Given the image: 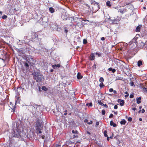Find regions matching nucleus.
<instances>
[{"instance_id":"obj_1","label":"nucleus","mask_w":147,"mask_h":147,"mask_svg":"<svg viewBox=\"0 0 147 147\" xmlns=\"http://www.w3.org/2000/svg\"><path fill=\"white\" fill-rule=\"evenodd\" d=\"M33 77L37 82H41L42 76L39 72H34L32 74Z\"/></svg>"},{"instance_id":"obj_2","label":"nucleus","mask_w":147,"mask_h":147,"mask_svg":"<svg viewBox=\"0 0 147 147\" xmlns=\"http://www.w3.org/2000/svg\"><path fill=\"white\" fill-rule=\"evenodd\" d=\"M35 124L36 129H39L43 128V123L41 121L39 118L36 119Z\"/></svg>"},{"instance_id":"obj_3","label":"nucleus","mask_w":147,"mask_h":147,"mask_svg":"<svg viewBox=\"0 0 147 147\" xmlns=\"http://www.w3.org/2000/svg\"><path fill=\"white\" fill-rule=\"evenodd\" d=\"M138 37L135 36L132 40L129 43V48H132V45L133 44L134 47H136L137 45L138 42L137 41L138 39Z\"/></svg>"},{"instance_id":"obj_4","label":"nucleus","mask_w":147,"mask_h":147,"mask_svg":"<svg viewBox=\"0 0 147 147\" xmlns=\"http://www.w3.org/2000/svg\"><path fill=\"white\" fill-rule=\"evenodd\" d=\"M94 5V8L95 10L94 11V9L92 7V13L95 12L97 11L100 8V6L99 3L95 1H92V4Z\"/></svg>"},{"instance_id":"obj_5","label":"nucleus","mask_w":147,"mask_h":147,"mask_svg":"<svg viewBox=\"0 0 147 147\" xmlns=\"http://www.w3.org/2000/svg\"><path fill=\"white\" fill-rule=\"evenodd\" d=\"M12 136L13 137L16 138H20L21 137V131L18 129H16L13 131L12 132Z\"/></svg>"},{"instance_id":"obj_6","label":"nucleus","mask_w":147,"mask_h":147,"mask_svg":"<svg viewBox=\"0 0 147 147\" xmlns=\"http://www.w3.org/2000/svg\"><path fill=\"white\" fill-rule=\"evenodd\" d=\"M26 61L31 65H32L34 63V61L33 58L31 56H29L26 58Z\"/></svg>"},{"instance_id":"obj_7","label":"nucleus","mask_w":147,"mask_h":147,"mask_svg":"<svg viewBox=\"0 0 147 147\" xmlns=\"http://www.w3.org/2000/svg\"><path fill=\"white\" fill-rule=\"evenodd\" d=\"M16 91L17 93V94L19 95L20 93L23 92V89L21 87H18L17 89H16Z\"/></svg>"},{"instance_id":"obj_8","label":"nucleus","mask_w":147,"mask_h":147,"mask_svg":"<svg viewBox=\"0 0 147 147\" xmlns=\"http://www.w3.org/2000/svg\"><path fill=\"white\" fill-rule=\"evenodd\" d=\"M94 143H96L98 146V147H103L102 144L100 142H98L96 140H94Z\"/></svg>"},{"instance_id":"obj_9","label":"nucleus","mask_w":147,"mask_h":147,"mask_svg":"<svg viewBox=\"0 0 147 147\" xmlns=\"http://www.w3.org/2000/svg\"><path fill=\"white\" fill-rule=\"evenodd\" d=\"M118 12L121 13L122 14L127 11V9H120L118 10Z\"/></svg>"},{"instance_id":"obj_10","label":"nucleus","mask_w":147,"mask_h":147,"mask_svg":"<svg viewBox=\"0 0 147 147\" xmlns=\"http://www.w3.org/2000/svg\"><path fill=\"white\" fill-rule=\"evenodd\" d=\"M141 25H139L137 27L136 29V32H139L140 31V28L142 27Z\"/></svg>"},{"instance_id":"obj_11","label":"nucleus","mask_w":147,"mask_h":147,"mask_svg":"<svg viewBox=\"0 0 147 147\" xmlns=\"http://www.w3.org/2000/svg\"><path fill=\"white\" fill-rule=\"evenodd\" d=\"M141 98L140 97L138 98H136V100H137V104H140L141 102Z\"/></svg>"},{"instance_id":"obj_12","label":"nucleus","mask_w":147,"mask_h":147,"mask_svg":"<svg viewBox=\"0 0 147 147\" xmlns=\"http://www.w3.org/2000/svg\"><path fill=\"white\" fill-rule=\"evenodd\" d=\"M110 125L111 126H113L114 127H115L117 126L116 124L114 123L113 121H111L110 122Z\"/></svg>"},{"instance_id":"obj_13","label":"nucleus","mask_w":147,"mask_h":147,"mask_svg":"<svg viewBox=\"0 0 147 147\" xmlns=\"http://www.w3.org/2000/svg\"><path fill=\"white\" fill-rule=\"evenodd\" d=\"M77 78L80 79H82V76L81 75V74L80 73H78L77 74Z\"/></svg>"},{"instance_id":"obj_14","label":"nucleus","mask_w":147,"mask_h":147,"mask_svg":"<svg viewBox=\"0 0 147 147\" xmlns=\"http://www.w3.org/2000/svg\"><path fill=\"white\" fill-rule=\"evenodd\" d=\"M142 64V61L141 60H140L138 62V67H140L141 65Z\"/></svg>"},{"instance_id":"obj_15","label":"nucleus","mask_w":147,"mask_h":147,"mask_svg":"<svg viewBox=\"0 0 147 147\" xmlns=\"http://www.w3.org/2000/svg\"><path fill=\"white\" fill-rule=\"evenodd\" d=\"M60 67V65L59 64L54 65L52 66L53 67L54 69H56L57 67Z\"/></svg>"},{"instance_id":"obj_16","label":"nucleus","mask_w":147,"mask_h":147,"mask_svg":"<svg viewBox=\"0 0 147 147\" xmlns=\"http://www.w3.org/2000/svg\"><path fill=\"white\" fill-rule=\"evenodd\" d=\"M49 11L51 13H53L55 12V9L52 7H50L49 9Z\"/></svg>"},{"instance_id":"obj_17","label":"nucleus","mask_w":147,"mask_h":147,"mask_svg":"<svg viewBox=\"0 0 147 147\" xmlns=\"http://www.w3.org/2000/svg\"><path fill=\"white\" fill-rule=\"evenodd\" d=\"M24 66L26 68L29 67L30 64H29L28 62H27V61H26V62H25L24 63Z\"/></svg>"},{"instance_id":"obj_18","label":"nucleus","mask_w":147,"mask_h":147,"mask_svg":"<svg viewBox=\"0 0 147 147\" xmlns=\"http://www.w3.org/2000/svg\"><path fill=\"white\" fill-rule=\"evenodd\" d=\"M108 70L109 71H112L113 73H115L116 71V70L115 69H113L111 67L109 68Z\"/></svg>"},{"instance_id":"obj_19","label":"nucleus","mask_w":147,"mask_h":147,"mask_svg":"<svg viewBox=\"0 0 147 147\" xmlns=\"http://www.w3.org/2000/svg\"><path fill=\"white\" fill-rule=\"evenodd\" d=\"M42 90L45 91H47L48 90V89L45 86H42Z\"/></svg>"},{"instance_id":"obj_20","label":"nucleus","mask_w":147,"mask_h":147,"mask_svg":"<svg viewBox=\"0 0 147 147\" xmlns=\"http://www.w3.org/2000/svg\"><path fill=\"white\" fill-rule=\"evenodd\" d=\"M126 121L125 119H122L120 122V123L121 125H125L126 123Z\"/></svg>"},{"instance_id":"obj_21","label":"nucleus","mask_w":147,"mask_h":147,"mask_svg":"<svg viewBox=\"0 0 147 147\" xmlns=\"http://www.w3.org/2000/svg\"><path fill=\"white\" fill-rule=\"evenodd\" d=\"M106 5L108 7H111V2L110 1H108L107 2Z\"/></svg>"},{"instance_id":"obj_22","label":"nucleus","mask_w":147,"mask_h":147,"mask_svg":"<svg viewBox=\"0 0 147 147\" xmlns=\"http://www.w3.org/2000/svg\"><path fill=\"white\" fill-rule=\"evenodd\" d=\"M124 103L125 102L124 100H121V101L120 102V105L121 106H123L124 105Z\"/></svg>"},{"instance_id":"obj_23","label":"nucleus","mask_w":147,"mask_h":147,"mask_svg":"<svg viewBox=\"0 0 147 147\" xmlns=\"http://www.w3.org/2000/svg\"><path fill=\"white\" fill-rule=\"evenodd\" d=\"M84 122L86 123H88V124H92V121L91 120L90 121V122H88V120L87 119H85L84 120Z\"/></svg>"},{"instance_id":"obj_24","label":"nucleus","mask_w":147,"mask_h":147,"mask_svg":"<svg viewBox=\"0 0 147 147\" xmlns=\"http://www.w3.org/2000/svg\"><path fill=\"white\" fill-rule=\"evenodd\" d=\"M99 86L100 88H102L105 87V85L103 84V82H101Z\"/></svg>"},{"instance_id":"obj_25","label":"nucleus","mask_w":147,"mask_h":147,"mask_svg":"<svg viewBox=\"0 0 147 147\" xmlns=\"http://www.w3.org/2000/svg\"><path fill=\"white\" fill-rule=\"evenodd\" d=\"M98 102L99 105H100L102 106L103 105V104L101 102V101L100 100H98Z\"/></svg>"},{"instance_id":"obj_26","label":"nucleus","mask_w":147,"mask_h":147,"mask_svg":"<svg viewBox=\"0 0 147 147\" xmlns=\"http://www.w3.org/2000/svg\"><path fill=\"white\" fill-rule=\"evenodd\" d=\"M86 105L88 106V107L92 106V103L91 102L90 103H86Z\"/></svg>"},{"instance_id":"obj_27","label":"nucleus","mask_w":147,"mask_h":147,"mask_svg":"<svg viewBox=\"0 0 147 147\" xmlns=\"http://www.w3.org/2000/svg\"><path fill=\"white\" fill-rule=\"evenodd\" d=\"M99 81L101 82H102L104 81V79L102 77H100L99 79Z\"/></svg>"},{"instance_id":"obj_28","label":"nucleus","mask_w":147,"mask_h":147,"mask_svg":"<svg viewBox=\"0 0 147 147\" xmlns=\"http://www.w3.org/2000/svg\"><path fill=\"white\" fill-rule=\"evenodd\" d=\"M72 132L73 133V134H77L78 133V131H77V130H73L72 131Z\"/></svg>"},{"instance_id":"obj_29","label":"nucleus","mask_w":147,"mask_h":147,"mask_svg":"<svg viewBox=\"0 0 147 147\" xmlns=\"http://www.w3.org/2000/svg\"><path fill=\"white\" fill-rule=\"evenodd\" d=\"M15 105H16V104L15 105L14 107H13V106H12V111L13 113H14V112H15V109H16V107H15Z\"/></svg>"},{"instance_id":"obj_30","label":"nucleus","mask_w":147,"mask_h":147,"mask_svg":"<svg viewBox=\"0 0 147 147\" xmlns=\"http://www.w3.org/2000/svg\"><path fill=\"white\" fill-rule=\"evenodd\" d=\"M102 114L103 115H104L105 113V110L103 109L102 110Z\"/></svg>"},{"instance_id":"obj_31","label":"nucleus","mask_w":147,"mask_h":147,"mask_svg":"<svg viewBox=\"0 0 147 147\" xmlns=\"http://www.w3.org/2000/svg\"><path fill=\"white\" fill-rule=\"evenodd\" d=\"M107 131L105 130L104 132V136L105 137H107Z\"/></svg>"},{"instance_id":"obj_32","label":"nucleus","mask_w":147,"mask_h":147,"mask_svg":"<svg viewBox=\"0 0 147 147\" xmlns=\"http://www.w3.org/2000/svg\"><path fill=\"white\" fill-rule=\"evenodd\" d=\"M42 129H36L37 131H38V133L41 134L42 133L41 130Z\"/></svg>"},{"instance_id":"obj_33","label":"nucleus","mask_w":147,"mask_h":147,"mask_svg":"<svg viewBox=\"0 0 147 147\" xmlns=\"http://www.w3.org/2000/svg\"><path fill=\"white\" fill-rule=\"evenodd\" d=\"M143 47L144 49H146L147 50V44H144L143 46Z\"/></svg>"},{"instance_id":"obj_34","label":"nucleus","mask_w":147,"mask_h":147,"mask_svg":"<svg viewBox=\"0 0 147 147\" xmlns=\"http://www.w3.org/2000/svg\"><path fill=\"white\" fill-rule=\"evenodd\" d=\"M87 40L86 39H84L83 40V43L84 44H86L87 43Z\"/></svg>"},{"instance_id":"obj_35","label":"nucleus","mask_w":147,"mask_h":147,"mask_svg":"<svg viewBox=\"0 0 147 147\" xmlns=\"http://www.w3.org/2000/svg\"><path fill=\"white\" fill-rule=\"evenodd\" d=\"M95 54L97 55L98 56V57H100L101 56V53H97V52H96L95 53Z\"/></svg>"},{"instance_id":"obj_36","label":"nucleus","mask_w":147,"mask_h":147,"mask_svg":"<svg viewBox=\"0 0 147 147\" xmlns=\"http://www.w3.org/2000/svg\"><path fill=\"white\" fill-rule=\"evenodd\" d=\"M132 120V119L131 117H129L128 119V121L129 122H131Z\"/></svg>"},{"instance_id":"obj_37","label":"nucleus","mask_w":147,"mask_h":147,"mask_svg":"<svg viewBox=\"0 0 147 147\" xmlns=\"http://www.w3.org/2000/svg\"><path fill=\"white\" fill-rule=\"evenodd\" d=\"M7 18V16L5 15H4L2 17V18L3 19H6Z\"/></svg>"},{"instance_id":"obj_38","label":"nucleus","mask_w":147,"mask_h":147,"mask_svg":"<svg viewBox=\"0 0 147 147\" xmlns=\"http://www.w3.org/2000/svg\"><path fill=\"white\" fill-rule=\"evenodd\" d=\"M122 79H123L122 78H121V77H118V78L116 79L115 80V81H117L118 80H122Z\"/></svg>"},{"instance_id":"obj_39","label":"nucleus","mask_w":147,"mask_h":147,"mask_svg":"<svg viewBox=\"0 0 147 147\" xmlns=\"http://www.w3.org/2000/svg\"><path fill=\"white\" fill-rule=\"evenodd\" d=\"M130 84L131 86H133L134 85V82L133 81H131L130 83Z\"/></svg>"},{"instance_id":"obj_40","label":"nucleus","mask_w":147,"mask_h":147,"mask_svg":"<svg viewBox=\"0 0 147 147\" xmlns=\"http://www.w3.org/2000/svg\"><path fill=\"white\" fill-rule=\"evenodd\" d=\"M99 122L98 121L96 122V125H95L96 127H97V126L99 125Z\"/></svg>"},{"instance_id":"obj_41","label":"nucleus","mask_w":147,"mask_h":147,"mask_svg":"<svg viewBox=\"0 0 147 147\" xmlns=\"http://www.w3.org/2000/svg\"><path fill=\"white\" fill-rule=\"evenodd\" d=\"M96 64L95 63H94V64L92 66V68L93 69L94 68V69H96Z\"/></svg>"},{"instance_id":"obj_42","label":"nucleus","mask_w":147,"mask_h":147,"mask_svg":"<svg viewBox=\"0 0 147 147\" xmlns=\"http://www.w3.org/2000/svg\"><path fill=\"white\" fill-rule=\"evenodd\" d=\"M134 97V95L133 94H131L130 95L129 97L130 98H133Z\"/></svg>"},{"instance_id":"obj_43","label":"nucleus","mask_w":147,"mask_h":147,"mask_svg":"<svg viewBox=\"0 0 147 147\" xmlns=\"http://www.w3.org/2000/svg\"><path fill=\"white\" fill-rule=\"evenodd\" d=\"M113 117V115L112 114H111L109 117V118H112V117Z\"/></svg>"},{"instance_id":"obj_44","label":"nucleus","mask_w":147,"mask_h":147,"mask_svg":"<svg viewBox=\"0 0 147 147\" xmlns=\"http://www.w3.org/2000/svg\"><path fill=\"white\" fill-rule=\"evenodd\" d=\"M102 106H104L106 108H108V106H107V105L106 104H103V105Z\"/></svg>"},{"instance_id":"obj_45","label":"nucleus","mask_w":147,"mask_h":147,"mask_svg":"<svg viewBox=\"0 0 147 147\" xmlns=\"http://www.w3.org/2000/svg\"><path fill=\"white\" fill-rule=\"evenodd\" d=\"M118 108V106L117 105H115L114 107V109H117Z\"/></svg>"},{"instance_id":"obj_46","label":"nucleus","mask_w":147,"mask_h":147,"mask_svg":"<svg viewBox=\"0 0 147 147\" xmlns=\"http://www.w3.org/2000/svg\"><path fill=\"white\" fill-rule=\"evenodd\" d=\"M113 91V88H110L109 89V91L110 92H112Z\"/></svg>"},{"instance_id":"obj_47","label":"nucleus","mask_w":147,"mask_h":147,"mask_svg":"<svg viewBox=\"0 0 147 147\" xmlns=\"http://www.w3.org/2000/svg\"><path fill=\"white\" fill-rule=\"evenodd\" d=\"M113 135H114V134H113V133H112V135L111 136H110L109 138H110L111 139H112L113 138Z\"/></svg>"},{"instance_id":"obj_48","label":"nucleus","mask_w":147,"mask_h":147,"mask_svg":"<svg viewBox=\"0 0 147 147\" xmlns=\"http://www.w3.org/2000/svg\"><path fill=\"white\" fill-rule=\"evenodd\" d=\"M95 56L94 54L92 53V60H93L94 59Z\"/></svg>"},{"instance_id":"obj_49","label":"nucleus","mask_w":147,"mask_h":147,"mask_svg":"<svg viewBox=\"0 0 147 147\" xmlns=\"http://www.w3.org/2000/svg\"><path fill=\"white\" fill-rule=\"evenodd\" d=\"M90 60H92V53L90 54Z\"/></svg>"},{"instance_id":"obj_50","label":"nucleus","mask_w":147,"mask_h":147,"mask_svg":"<svg viewBox=\"0 0 147 147\" xmlns=\"http://www.w3.org/2000/svg\"><path fill=\"white\" fill-rule=\"evenodd\" d=\"M121 100L120 99H119L117 100V102H118L120 103V102L121 101Z\"/></svg>"},{"instance_id":"obj_51","label":"nucleus","mask_w":147,"mask_h":147,"mask_svg":"<svg viewBox=\"0 0 147 147\" xmlns=\"http://www.w3.org/2000/svg\"><path fill=\"white\" fill-rule=\"evenodd\" d=\"M145 110L144 109H142V113H144L145 112Z\"/></svg>"},{"instance_id":"obj_52","label":"nucleus","mask_w":147,"mask_h":147,"mask_svg":"<svg viewBox=\"0 0 147 147\" xmlns=\"http://www.w3.org/2000/svg\"><path fill=\"white\" fill-rule=\"evenodd\" d=\"M76 137H78V136H75V135H74L73 136L72 138H76Z\"/></svg>"},{"instance_id":"obj_53","label":"nucleus","mask_w":147,"mask_h":147,"mask_svg":"<svg viewBox=\"0 0 147 147\" xmlns=\"http://www.w3.org/2000/svg\"><path fill=\"white\" fill-rule=\"evenodd\" d=\"M112 21L113 22V23H114L116 21V19H115L113 20H112Z\"/></svg>"},{"instance_id":"obj_54","label":"nucleus","mask_w":147,"mask_h":147,"mask_svg":"<svg viewBox=\"0 0 147 147\" xmlns=\"http://www.w3.org/2000/svg\"><path fill=\"white\" fill-rule=\"evenodd\" d=\"M112 112H114V113L115 114V115H117V114L118 113L117 111H112Z\"/></svg>"},{"instance_id":"obj_55","label":"nucleus","mask_w":147,"mask_h":147,"mask_svg":"<svg viewBox=\"0 0 147 147\" xmlns=\"http://www.w3.org/2000/svg\"><path fill=\"white\" fill-rule=\"evenodd\" d=\"M101 39L102 40H105V38L104 37H102L101 38Z\"/></svg>"},{"instance_id":"obj_56","label":"nucleus","mask_w":147,"mask_h":147,"mask_svg":"<svg viewBox=\"0 0 147 147\" xmlns=\"http://www.w3.org/2000/svg\"><path fill=\"white\" fill-rule=\"evenodd\" d=\"M67 114V111L66 110H65V113H64V115H66Z\"/></svg>"},{"instance_id":"obj_57","label":"nucleus","mask_w":147,"mask_h":147,"mask_svg":"<svg viewBox=\"0 0 147 147\" xmlns=\"http://www.w3.org/2000/svg\"><path fill=\"white\" fill-rule=\"evenodd\" d=\"M113 93L114 94H117V92L116 91L113 90Z\"/></svg>"},{"instance_id":"obj_58","label":"nucleus","mask_w":147,"mask_h":147,"mask_svg":"<svg viewBox=\"0 0 147 147\" xmlns=\"http://www.w3.org/2000/svg\"><path fill=\"white\" fill-rule=\"evenodd\" d=\"M64 32L65 33L67 34V32H68V30L66 29H65L64 30Z\"/></svg>"},{"instance_id":"obj_59","label":"nucleus","mask_w":147,"mask_h":147,"mask_svg":"<svg viewBox=\"0 0 147 147\" xmlns=\"http://www.w3.org/2000/svg\"><path fill=\"white\" fill-rule=\"evenodd\" d=\"M45 136L44 135H42L41 136V138L43 139H44L45 138Z\"/></svg>"},{"instance_id":"obj_60","label":"nucleus","mask_w":147,"mask_h":147,"mask_svg":"<svg viewBox=\"0 0 147 147\" xmlns=\"http://www.w3.org/2000/svg\"><path fill=\"white\" fill-rule=\"evenodd\" d=\"M87 134L89 135H90V133L88 131L87 132Z\"/></svg>"},{"instance_id":"obj_61","label":"nucleus","mask_w":147,"mask_h":147,"mask_svg":"<svg viewBox=\"0 0 147 147\" xmlns=\"http://www.w3.org/2000/svg\"><path fill=\"white\" fill-rule=\"evenodd\" d=\"M17 100H18L19 101V102L20 101V99L19 97H18L17 98Z\"/></svg>"},{"instance_id":"obj_62","label":"nucleus","mask_w":147,"mask_h":147,"mask_svg":"<svg viewBox=\"0 0 147 147\" xmlns=\"http://www.w3.org/2000/svg\"><path fill=\"white\" fill-rule=\"evenodd\" d=\"M61 146V145H57L56 147H60Z\"/></svg>"},{"instance_id":"obj_63","label":"nucleus","mask_w":147,"mask_h":147,"mask_svg":"<svg viewBox=\"0 0 147 147\" xmlns=\"http://www.w3.org/2000/svg\"><path fill=\"white\" fill-rule=\"evenodd\" d=\"M129 96V94H126L125 95V97L126 98H127L128 97V96Z\"/></svg>"},{"instance_id":"obj_64","label":"nucleus","mask_w":147,"mask_h":147,"mask_svg":"<svg viewBox=\"0 0 147 147\" xmlns=\"http://www.w3.org/2000/svg\"><path fill=\"white\" fill-rule=\"evenodd\" d=\"M109 138H110L107 136V140L109 141Z\"/></svg>"}]
</instances>
